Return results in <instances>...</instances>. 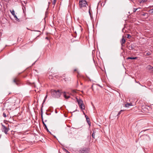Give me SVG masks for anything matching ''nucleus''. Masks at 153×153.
I'll return each instance as SVG.
<instances>
[{
	"label": "nucleus",
	"mask_w": 153,
	"mask_h": 153,
	"mask_svg": "<svg viewBox=\"0 0 153 153\" xmlns=\"http://www.w3.org/2000/svg\"><path fill=\"white\" fill-rule=\"evenodd\" d=\"M123 111H124V110H120V111L119 112V113H118L117 115H120L121 114V113L123 112Z\"/></svg>",
	"instance_id": "18"
},
{
	"label": "nucleus",
	"mask_w": 153,
	"mask_h": 153,
	"mask_svg": "<svg viewBox=\"0 0 153 153\" xmlns=\"http://www.w3.org/2000/svg\"><path fill=\"white\" fill-rule=\"evenodd\" d=\"M146 15H148V14H147V13H143V14H142V16H146Z\"/></svg>",
	"instance_id": "24"
},
{
	"label": "nucleus",
	"mask_w": 153,
	"mask_h": 153,
	"mask_svg": "<svg viewBox=\"0 0 153 153\" xmlns=\"http://www.w3.org/2000/svg\"><path fill=\"white\" fill-rule=\"evenodd\" d=\"M82 93H83V91H82Z\"/></svg>",
	"instance_id": "40"
},
{
	"label": "nucleus",
	"mask_w": 153,
	"mask_h": 153,
	"mask_svg": "<svg viewBox=\"0 0 153 153\" xmlns=\"http://www.w3.org/2000/svg\"><path fill=\"white\" fill-rule=\"evenodd\" d=\"M149 68L150 70H151L152 71L153 70V67L151 66H150V67Z\"/></svg>",
	"instance_id": "23"
},
{
	"label": "nucleus",
	"mask_w": 153,
	"mask_h": 153,
	"mask_svg": "<svg viewBox=\"0 0 153 153\" xmlns=\"http://www.w3.org/2000/svg\"><path fill=\"white\" fill-rule=\"evenodd\" d=\"M1 129L2 131L4 132L6 134H7V132L8 131V129L2 124Z\"/></svg>",
	"instance_id": "4"
},
{
	"label": "nucleus",
	"mask_w": 153,
	"mask_h": 153,
	"mask_svg": "<svg viewBox=\"0 0 153 153\" xmlns=\"http://www.w3.org/2000/svg\"><path fill=\"white\" fill-rule=\"evenodd\" d=\"M45 100H45V99H44L43 101V103L44 102H45Z\"/></svg>",
	"instance_id": "33"
},
{
	"label": "nucleus",
	"mask_w": 153,
	"mask_h": 153,
	"mask_svg": "<svg viewBox=\"0 0 153 153\" xmlns=\"http://www.w3.org/2000/svg\"><path fill=\"white\" fill-rule=\"evenodd\" d=\"M45 39H47L48 40V37H46L45 38Z\"/></svg>",
	"instance_id": "32"
},
{
	"label": "nucleus",
	"mask_w": 153,
	"mask_h": 153,
	"mask_svg": "<svg viewBox=\"0 0 153 153\" xmlns=\"http://www.w3.org/2000/svg\"><path fill=\"white\" fill-rule=\"evenodd\" d=\"M13 16L16 20L18 21V20H19V19L17 18L16 16V15H13Z\"/></svg>",
	"instance_id": "19"
},
{
	"label": "nucleus",
	"mask_w": 153,
	"mask_h": 153,
	"mask_svg": "<svg viewBox=\"0 0 153 153\" xmlns=\"http://www.w3.org/2000/svg\"><path fill=\"white\" fill-rule=\"evenodd\" d=\"M85 117H86V120L87 121V122L88 123L89 125H90V122L89 121V119L88 118V116H87V115H85Z\"/></svg>",
	"instance_id": "12"
},
{
	"label": "nucleus",
	"mask_w": 153,
	"mask_h": 153,
	"mask_svg": "<svg viewBox=\"0 0 153 153\" xmlns=\"http://www.w3.org/2000/svg\"><path fill=\"white\" fill-rule=\"evenodd\" d=\"M83 114H85V113H84V112H83Z\"/></svg>",
	"instance_id": "37"
},
{
	"label": "nucleus",
	"mask_w": 153,
	"mask_h": 153,
	"mask_svg": "<svg viewBox=\"0 0 153 153\" xmlns=\"http://www.w3.org/2000/svg\"><path fill=\"white\" fill-rule=\"evenodd\" d=\"M79 7L80 8H82L83 7H86V6L88 5L87 2L85 0H81L79 1Z\"/></svg>",
	"instance_id": "2"
},
{
	"label": "nucleus",
	"mask_w": 153,
	"mask_h": 153,
	"mask_svg": "<svg viewBox=\"0 0 153 153\" xmlns=\"http://www.w3.org/2000/svg\"><path fill=\"white\" fill-rule=\"evenodd\" d=\"M13 82L17 85H19L20 84V82L19 79L16 78H14Z\"/></svg>",
	"instance_id": "5"
},
{
	"label": "nucleus",
	"mask_w": 153,
	"mask_h": 153,
	"mask_svg": "<svg viewBox=\"0 0 153 153\" xmlns=\"http://www.w3.org/2000/svg\"><path fill=\"white\" fill-rule=\"evenodd\" d=\"M63 96L66 99H68L70 97V96H67L65 94V92H64V93L63 94Z\"/></svg>",
	"instance_id": "14"
},
{
	"label": "nucleus",
	"mask_w": 153,
	"mask_h": 153,
	"mask_svg": "<svg viewBox=\"0 0 153 153\" xmlns=\"http://www.w3.org/2000/svg\"><path fill=\"white\" fill-rule=\"evenodd\" d=\"M153 7V6H150L149 7Z\"/></svg>",
	"instance_id": "34"
},
{
	"label": "nucleus",
	"mask_w": 153,
	"mask_h": 153,
	"mask_svg": "<svg viewBox=\"0 0 153 153\" xmlns=\"http://www.w3.org/2000/svg\"><path fill=\"white\" fill-rule=\"evenodd\" d=\"M127 36V38L128 39H130L131 37V36L129 34H128Z\"/></svg>",
	"instance_id": "21"
},
{
	"label": "nucleus",
	"mask_w": 153,
	"mask_h": 153,
	"mask_svg": "<svg viewBox=\"0 0 153 153\" xmlns=\"http://www.w3.org/2000/svg\"><path fill=\"white\" fill-rule=\"evenodd\" d=\"M51 93L53 97L56 98L59 97L61 95V92L59 90L56 91L52 89L51 91Z\"/></svg>",
	"instance_id": "1"
},
{
	"label": "nucleus",
	"mask_w": 153,
	"mask_h": 153,
	"mask_svg": "<svg viewBox=\"0 0 153 153\" xmlns=\"http://www.w3.org/2000/svg\"><path fill=\"white\" fill-rule=\"evenodd\" d=\"M147 0H141L140 2H146Z\"/></svg>",
	"instance_id": "22"
},
{
	"label": "nucleus",
	"mask_w": 153,
	"mask_h": 153,
	"mask_svg": "<svg viewBox=\"0 0 153 153\" xmlns=\"http://www.w3.org/2000/svg\"><path fill=\"white\" fill-rule=\"evenodd\" d=\"M48 3L49 4H50V3L49 2H48Z\"/></svg>",
	"instance_id": "38"
},
{
	"label": "nucleus",
	"mask_w": 153,
	"mask_h": 153,
	"mask_svg": "<svg viewBox=\"0 0 153 153\" xmlns=\"http://www.w3.org/2000/svg\"><path fill=\"white\" fill-rule=\"evenodd\" d=\"M89 13L90 15H91V13H90V9H89Z\"/></svg>",
	"instance_id": "31"
},
{
	"label": "nucleus",
	"mask_w": 153,
	"mask_h": 153,
	"mask_svg": "<svg viewBox=\"0 0 153 153\" xmlns=\"http://www.w3.org/2000/svg\"><path fill=\"white\" fill-rule=\"evenodd\" d=\"M56 0H53V1L52 2V4H53V7H54L56 3Z\"/></svg>",
	"instance_id": "17"
},
{
	"label": "nucleus",
	"mask_w": 153,
	"mask_h": 153,
	"mask_svg": "<svg viewBox=\"0 0 153 153\" xmlns=\"http://www.w3.org/2000/svg\"><path fill=\"white\" fill-rule=\"evenodd\" d=\"M77 101L78 104L79 105H80L83 104V101L81 99H79V100H78L77 99Z\"/></svg>",
	"instance_id": "9"
},
{
	"label": "nucleus",
	"mask_w": 153,
	"mask_h": 153,
	"mask_svg": "<svg viewBox=\"0 0 153 153\" xmlns=\"http://www.w3.org/2000/svg\"><path fill=\"white\" fill-rule=\"evenodd\" d=\"M135 46L133 44H131L128 47V48L130 50H131L135 48Z\"/></svg>",
	"instance_id": "7"
},
{
	"label": "nucleus",
	"mask_w": 153,
	"mask_h": 153,
	"mask_svg": "<svg viewBox=\"0 0 153 153\" xmlns=\"http://www.w3.org/2000/svg\"><path fill=\"white\" fill-rule=\"evenodd\" d=\"M80 108L82 110H84L85 109V106L83 104L80 105H79Z\"/></svg>",
	"instance_id": "13"
},
{
	"label": "nucleus",
	"mask_w": 153,
	"mask_h": 153,
	"mask_svg": "<svg viewBox=\"0 0 153 153\" xmlns=\"http://www.w3.org/2000/svg\"><path fill=\"white\" fill-rule=\"evenodd\" d=\"M124 44H121V47H124Z\"/></svg>",
	"instance_id": "28"
},
{
	"label": "nucleus",
	"mask_w": 153,
	"mask_h": 153,
	"mask_svg": "<svg viewBox=\"0 0 153 153\" xmlns=\"http://www.w3.org/2000/svg\"><path fill=\"white\" fill-rule=\"evenodd\" d=\"M76 71V69H74V71Z\"/></svg>",
	"instance_id": "35"
},
{
	"label": "nucleus",
	"mask_w": 153,
	"mask_h": 153,
	"mask_svg": "<svg viewBox=\"0 0 153 153\" xmlns=\"http://www.w3.org/2000/svg\"><path fill=\"white\" fill-rule=\"evenodd\" d=\"M137 58V57H128L127 58L128 59H136Z\"/></svg>",
	"instance_id": "15"
},
{
	"label": "nucleus",
	"mask_w": 153,
	"mask_h": 153,
	"mask_svg": "<svg viewBox=\"0 0 153 153\" xmlns=\"http://www.w3.org/2000/svg\"><path fill=\"white\" fill-rule=\"evenodd\" d=\"M43 112L42 111V108L41 109V116L42 118V120L43 119Z\"/></svg>",
	"instance_id": "20"
},
{
	"label": "nucleus",
	"mask_w": 153,
	"mask_h": 153,
	"mask_svg": "<svg viewBox=\"0 0 153 153\" xmlns=\"http://www.w3.org/2000/svg\"><path fill=\"white\" fill-rule=\"evenodd\" d=\"M147 55H149V54L148 53H147Z\"/></svg>",
	"instance_id": "36"
},
{
	"label": "nucleus",
	"mask_w": 153,
	"mask_h": 153,
	"mask_svg": "<svg viewBox=\"0 0 153 153\" xmlns=\"http://www.w3.org/2000/svg\"><path fill=\"white\" fill-rule=\"evenodd\" d=\"M137 10V9H135V8L134 9V10H133V12H135Z\"/></svg>",
	"instance_id": "27"
},
{
	"label": "nucleus",
	"mask_w": 153,
	"mask_h": 153,
	"mask_svg": "<svg viewBox=\"0 0 153 153\" xmlns=\"http://www.w3.org/2000/svg\"><path fill=\"white\" fill-rule=\"evenodd\" d=\"M149 11H151V14H153V8L150 10Z\"/></svg>",
	"instance_id": "25"
},
{
	"label": "nucleus",
	"mask_w": 153,
	"mask_h": 153,
	"mask_svg": "<svg viewBox=\"0 0 153 153\" xmlns=\"http://www.w3.org/2000/svg\"><path fill=\"white\" fill-rule=\"evenodd\" d=\"M47 94L46 95V96L45 97V100L47 98Z\"/></svg>",
	"instance_id": "30"
},
{
	"label": "nucleus",
	"mask_w": 153,
	"mask_h": 153,
	"mask_svg": "<svg viewBox=\"0 0 153 153\" xmlns=\"http://www.w3.org/2000/svg\"><path fill=\"white\" fill-rule=\"evenodd\" d=\"M42 123H43V125L45 126V128L46 129V130L48 132H49L51 134V133L49 131L48 129V128L47 127V126L44 123V122L43 121V119H42Z\"/></svg>",
	"instance_id": "6"
},
{
	"label": "nucleus",
	"mask_w": 153,
	"mask_h": 153,
	"mask_svg": "<svg viewBox=\"0 0 153 153\" xmlns=\"http://www.w3.org/2000/svg\"><path fill=\"white\" fill-rule=\"evenodd\" d=\"M126 42V40L124 39L123 36L122 38L120 41L121 44H125Z\"/></svg>",
	"instance_id": "8"
},
{
	"label": "nucleus",
	"mask_w": 153,
	"mask_h": 153,
	"mask_svg": "<svg viewBox=\"0 0 153 153\" xmlns=\"http://www.w3.org/2000/svg\"><path fill=\"white\" fill-rule=\"evenodd\" d=\"M88 149L86 148H81L79 151V153H88Z\"/></svg>",
	"instance_id": "3"
},
{
	"label": "nucleus",
	"mask_w": 153,
	"mask_h": 153,
	"mask_svg": "<svg viewBox=\"0 0 153 153\" xmlns=\"http://www.w3.org/2000/svg\"><path fill=\"white\" fill-rule=\"evenodd\" d=\"M77 73H78V74H79V73L78 72H77Z\"/></svg>",
	"instance_id": "39"
},
{
	"label": "nucleus",
	"mask_w": 153,
	"mask_h": 153,
	"mask_svg": "<svg viewBox=\"0 0 153 153\" xmlns=\"http://www.w3.org/2000/svg\"><path fill=\"white\" fill-rule=\"evenodd\" d=\"M131 103H127L125 105V107H129L130 106H132Z\"/></svg>",
	"instance_id": "11"
},
{
	"label": "nucleus",
	"mask_w": 153,
	"mask_h": 153,
	"mask_svg": "<svg viewBox=\"0 0 153 153\" xmlns=\"http://www.w3.org/2000/svg\"><path fill=\"white\" fill-rule=\"evenodd\" d=\"M124 47H121V49L123 50H124Z\"/></svg>",
	"instance_id": "29"
},
{
	"label": "nucleus",
	"mask_w": 153,
	"mask_h": 153,
	"mask_svg": "<svg viewBox=\"0 0 153 153\" xmlns=\"http://www.w3.org/2000/svg\"><path fill=\"white\" fill-rule=\"evenodd\" d=\"M10 12H11V14H12V15L13 16V15H15V11H14L13 10H10Z\"/></svg>",
	"instance_id": "16"
},
{
	"label": "nucleus",
	"mask_w": 153,
	"mask_h": 153,
	"mask_svg": "<svg viewBox=\"0 0 153 153\" xmlns=\"http://www.w3.org/2000/svg\"><path fill=\"white\" fill-rule=\"evenodd\" d=\"M97 134V133L96 131L95 130H94L93 131V133L92 135V137L94 138H95V135H96Z\"/></svg>",
	"instance_id": "10"
},
{
	"label": "nucleus",
	"mask_w": 153,
	"mask_h": 153,
	"mask_svg": "<svg viewBox=\"0 0 153 153\" xmlns=\"http://www.w3.org/2000/svg\"><path fill=\"white\" fill-rule=\"evenodd\" d=\"M3 116L5 117H6V114L5 113H4L3 114Z\"/></svg>",
	"instance_id": "26"
}]
</instances>
